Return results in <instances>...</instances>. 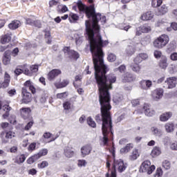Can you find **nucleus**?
<instances>
[{"label": "nucleus", "instance_id": "1", "mask_svg": "<svg viewBox=\"0 0 177 177\" xmlns=\"http://www.w3.org/2000/svg\"><path fill=\"white\" fill-rule=\"evenodd\" d=\"M109 45L108 41L102 42L100 37L97 39V41H93L91 43V53L93 63L95 70V80L99 91V102L102 106V110H111V97L109 91L113 89V84L117 81V77L114 75L107 76L109 67L104 64V53L103 48Z\"/></svg>", "mask_w": 177, "mask_h": 177}, {"label": "nucleus", "instance_id": "2", "mask_svg": "<svg viewBox=\"0 0 177 177\" xmlns=\"http://www.w3.org/2000/svg\"><path fill=\"white\" fill-rule=\"evenodd\" d=\"M95 15H100L97 17L95 20V24H94L93 19H91L92 24H91V20L88 19L85 21V27H86V34L88 37V39L90 42V50L92 52V42H97V39L100 38L102 43L108 42V45L109 44V40H103L102 38V35L100 34H97L95 36V32H99L100 31V26H99V21H101L102 24H106L107 20L106 19V16H102L100 12H96Z\"/></svg>", "mask_w": 177, "mask_h": 177}, {"label": "nucleus", "instance_id": "3", "mask_svg": "<svg viewBox=\"0 0 177 177\" xmlns=\"http://www.w3.org/2000/svg\"><path fill=\"white\" fill-rule=\"evenodd\" d=\"M102 142L104 146L109 145V138H113V119L111 118V111L109 109H102Z\"/></svg>", "mask_w": 177, "mask_h": 177}, {"label": "nucleus", "instance_id": "4", "mask_svg": "<svg viewBox=\"0 0 177 177\" xmlns=\"http://www.w3.org/2000/svg\"><path fill=\"white\" fill-rule=\"evenodd\" d=\"M77 6L80 12L82 13H85L87 19H93L95 25L97 16H100V14H96V8H95V5L92 4L86 6L85 4L82 3V1H79L77 3Z\"/></svg>", "mask_w": 177, "mask_h": 177}, {"label": "nucleus", "instance_id": "5", "mask_svg": "<svg viewBox=\"0 0 177 177\" xmlns=\"http://www.w3.org/2000/svg\"><path fill=\"white\" fill-rule=\"evenodd\" d=\"M127 163H124L122 159L114 160L111 169V175L108 172L105 174V177H117V169L121 174L127 169Z\"/></svg>", "mask_w": 177, "mask_h": 177}, {"label": "nucleus", "instance_id": "6", "mask_svg": "<svg viewBox=\"0 0 177 177\" xmlns=\"http://www.w3.org/2000/svg\"><path fill=\"white\" fill-rule=\"evenodd\" d=\"M168 42H169V37L167 35H161L153 40V46L156 49H162L168 45Z\"/></svg>", "mask_w": 177, "mask_h": 177}, {"label": "nucleus", "instance_id": "7", "mask_svg": "<svg viewBox=\"0 0 177 177\" xmlns=\"http://www.w3.org/2000/svg\"><path fill=\"white\" fill-rule=\"evenodd\" d=\"M16 138V133L12 131L6 130L0 133V138L2 143L6 144L9 142V140Z\"/></svg>", "mask_w": 177, "mask_h": 177}, {"label": "nucleus", "instance_id": "8", "mask_svg": "<svg viewBox=\"0 0 177 177\" xmlns=\"http://www.w3.org/2000/svg\"><path fill=\"white\" fill-rule=\"evenodd\" d=\"M140 169L142 172H147L148 175H151L156 169V166L151 165L150 160H145L142 163Z\"/></svg>", "mask_w": 177, "mask_h": 177}, {"label": "nucleus", "instance_id": "9", "mask_svg": "<svg viewBox=\"0 0 177 177\" xmlns=\"http://www.w3.org/2000/svg\"><path fill=\"white\" fill-rule=\"evenodd\" d=\"M21 102L24 104H28L32 100V95L28 92L26 87H22L21 88Z\"/></svg>", "mask_w": 177, "mask_h": 177}, {"label": "nucleus", "instance_id": "10", "mask_svg": "<svg viewBox=\"0 0 177 177\" xmlns=\"http://www.w3.org/2000/svg\"><path fill=\"white\" fill-rule=\"evenodd\" d=\"M62 52H64V53H67L69 59H72L75 61L80 59V53L74 50L70 49V46L64 47Z\"/></svg>", "mask_w": 177, "mask_h": 177}, {"label": "nucleus", "instance_id": "11", "mask_svg": "<svg viewBox=\"0 0 177 177\" xmlns=\"http://www.w3.org/2000/svg\"><path fill=\"white\" fill-rule=\"evenodd\" d=\"M59 75H62V70L59 68H54L48 73L47 80L50 82L55 81Z\"/></svg>", "mask_w": 177, "mask_h": 177}, {"label": "nucleus", "instance_id": "12", "mask_svg": "<svg viewBox=\"0 0 177 177\" xmlns=\"http://www.w3.org/2000/svg\"><path fill=\"white\" fill-rule=\"evenodd\" d=\"M122 82L127 84V82H133L136 77L131 73L126 72L121 76Z\"/></svg>", "mask_w": 177, "mask_h": 177}, {"label": "nucleus", "instance_id": "13", "mask_svg": "<svg viewBox=\"0 0 177 177\" xmlns=\"http://www.w3.org/2000/svg\"><path fill=\"white\" fill-rule=\"evenodd\" d=\"M164 96V89L162 88H158L153 91L152 92V97L153 100L156 102L160 100Z\"/></svg>", "mask_w": 177, "mask_h": 177}, {"label": "nucleus", "instance_id": "14", "mask_svg": "<svg viewBox=\"0 0 177 177\" xmlns=\"http://www.w3.org/2000/svg\"><path fill=\"white\" fill-rule=\"evenodd\" d=\"M80 151L81 156L83 158L86 157V156H89L90 153L92 151V145L91 144L85 145L82 147Z\"/></svg>", "mask_w": 177, "mask_h": 177}, {"label": "nucleus", "instance_id": "15", "mask_svg": "<svg viewBox=\"0 0 177 177\" xmlns=\"http://www.w3.org/2000/svg\"><path fill=\"white\" fill-rule=\"evenodd\" d=\"M13 35L11 32H8L6 34L2 35L0 37V42L2 45H6V44H9L12 41V36Z\"/></svg>", "mask_w": 177, "mask_h": 177}, {"label": "nucleus", "instance_id": "16", "mask_svg": "<svg viewBox=\"0 0 177 177\" xmlns=\"http://www.w3.org/2000/svg\"><path fill=\"white\" fill-rule=\"evenodd\" d=\"M59 136H60V134L59 133L52 134L50 132H45L44 133L42 138H44V139H50L48 143H50V142H55Z\"/></svg>", "mask_w": 177, "mask_h": 177}, {"label": "nucleus", "instance_id": "17", "mask_svg": "<svg viewBox=\"0 0 177 177\" xmlns=\"http://www.w3.org/2000/svg\"><path fill=\"white\" fill-rule=\"evenodd\" d=\"M144 113L147 117H153L156 115V111L150 109V106L147 104H145L143 106Z\"/></svg>", "mask_w": 177, "mask_h": 177}, {"label": "nucleus", "instance_id": "18", "mask_svg": "<svg viewBox=\"0 0 177 177\" xmlns=\"http://www.w3.org/2000/svg\"><path fill=\"white\" fill-rule=\"evenodd\" d=\"M173 115L171 111L165 112L160 115L159 120L161 122H167L170 118H172Z\"/></svg>", "mask_w": 177, "mask_h": 177}, {"label": "nucleus", "instance_id": "19", "mask_svg": "<svg viewBox=\"0 0 177 177\" xmlns=\"http://www.w3.org/2000/svg\"><path fill=\"white\" fill-rule=\"evenodd\" d=\"M24 88H28L29 91H30L31 93H32V95H35V93H37V88H35V86H34V85H32V82H31V80H27L24 83Z\"/></svg>", "mask_w": 177, "mask_h": 177}, {"label": "nucleus", "instance_id": "20", "mask_svg": "<svg viewBox=\"0 0 177 177\" xmlns=\"http://www.w3.org/2000/svg\"><path fill=\"white\" fill-rule=\"evenodd\" d=\"M20 115L24 118V120H27L30 113H31V109L30 108H21L19 109Z\"/></svg>", "mask_w": 177, "mask_h": 177}, {"label": "nucleus", "instance_id": "21", "mask_svg": "<svg viewBox=\"0 0 177 177\" xmlns=\"http://www.w3.org/2000/svg\"><path fill=\"white\" fill-rule=\"evenodd\" d=\"M153 17H154V14H153V12L147 11L141 15L140 19L141 20H143V21H147L149 20H151Z\"/></svg>", "mask_w": 177, "mask_h": 177}, {"label": "nucleus", "instance_id": "22", "mask_svg": "<svg viewBox=\"0 0 177 177\" xmlns=\"http://www.w3.org/2000/svg\"><path fill=\"white\" fill-rule=\"evenodd\" d=\"M10 50H6L4 53L3 57V64L4 66H8V64H10Z\"/></svg>", "mask_w": 177, "mask_h": 177}, {"label": "nucleus", "instance_id": "23", "mask_svg": "<svg viewBox=\"0 0 177 177\" xmlns=\"http://www.w3.org/2000/svg\"><path fill=\"white\" fill-rule=\"evenodd\" d=\"M21 26V23L20 21L15 19L8 24V28H10V30H17V28H19V27Z\"/></svg>", "mask_w": 177, "mask_h": 177}, {"label": "nucleus", "instance_id": "24", "mask_svg": "<svg viewBox=\"0 0 177 177\" xmlns=\"http://www.w3.org/2000/svg\"><path fill=\"white\" fill-rule=\"evenodd\" d=\"M64 154L67 157V158H71L74 157L75 152L73 151V148L66 147L64 149Z\"/></svg>", "mask_w": 177, "mask_h": 177}, {"label": "nucleus", "instance_id": "25", "mask_svg": "<svg viewBox=\"0 0 177 177\" xmlns=\"http://www.w3.org/2000/svg\"><path fill=\"white\" fill-rule=\"evenodd\" d=\"M68 84H70L68 80H63L61 82H55L54 85L57 89H62V88H66Z\"/></svg>", "mask_w": 177, "mask_h": 177}, {"label": "nucleus", "instance_id": "26", "mask_svg": "<svg viewBox=\"0 0 177 177\" xmlns=\"http://www.w3.org/2000/svg\"><path fill=\"white\" fill-rule=\"evenodd\" d=\"M165 82L167 83L169 89H172V88H175V86H176V77H169L167 79Z\"/></svg>", "mask_w": 177, "mask_h": 177}, {"label": "nucleus", "instance_id": "27", "mask_svg": "<svg viewBox=\"0 0 177 177\" xmlns=\"http://www.w3.org/2000/svg\"><path fill=\"white\" fill-rule=\"evenodd\" d=\"M167 12H168V7L165 4H163L161 6H160L159 7H158V12H157L158 16H162Z\"/></svg>", "mask_w": 177, "mask_h": 177}, {"label": "nucleus", "instance_id": "28", "mask_svg": "<svg viewBox=\"0 0 177 177\" xmlns=\"http://www.w3.org/2000/svg\"><path fill=\"white\" fill-rule=\"evenodd\" d=\"M168 59H167V57L162 56L160 60L159 61L158 66L160 68H163V70H165L167 67H168Z\"/></svg>", "mask_w": 177, "mask_h": 177}, {"label": "nucleus", "instance_id": "29", "mask_svg": "<svg viewBox=\"0 0 177 177\" xmlns=\"http://www.w3.org/2000/svg\"><path fill=\"white\" fill-rule=\"evenodd\" d=\"M140 84L142 89H147L149 88H151L153 82H151V80H142L140 82Z\"/></svg>", "mask_w": 177, "mask_h": 177}, {"label": "nucleus", "instance_id": "30", "mask_svg": "<svg viewBox=\"0 0 177 177\" xmlns=\"http://www.w3.org/2000/svg\"><path fill=\"white\" fill-rule=\"evenodd\" d=\"M2 109L3 111H6V113L3 114L2 117L3 118H4V120H6V118H8V117H9V115H10V110H12V107H10L8 104H5L2 106Z\"/></svg>", "mask_w": 177, "mask_h": 177}, {"label": "nucleus", "instance_id": "31", "mask_svg": "<svg viewBox=\"0 0 177 177\" xmlns=\"http://www.w3.org/2000/svg\"><path fill=\"white\" fill-rule=\"evenodd\" d=\"M132 149H133V143H128L124 147L120 149V153L122 154H125V153H129V151H131Z\"/></svg>", "mask_w": 177, "mask_h": 177}, {"label": "nucleus", "instance_id": "32", "mask_svg": "<svg viewBox=\"0 0 177 177\" xmlns=\"http://www.w3.org/2000/svg\"><path fill=\"white\" fill-rule=\"evenodd\" d=\"M165 128L167 133H171L175 131V124L172 122H167L165 124Z\"/></svg>", "mask_w": 177, "mask_h": 177}, {"label": "nucleus", "instance_id": "33", "mask_svg": "<svg viewBox=\"0 0 177 177\" xmlns=\"http://www.w3.org/2000/svg\"><path fill=\"white\" fill-rule=\"evenodd\" d=\"M68 20L70 23L75 24L80 20V17L77 14L71 12L69 14Z\"/></svg>", "mask_w": 177, "mask_h": 177}, {"label": "nucleus", "instance_id": "34", "mask_svg": "<svg viewBox=\"0 0 177 177\" xmlns=\"http://www.w3.org/2000/svg\"><path fill=\"white\" fill-rule=\"evenodd\" d=\"M139 156H140V154H139V150L135 149L133 150L131 154L129 156V160L131 161H135V160H138Z\"/></svg>", "mask_w": 177, "mask_h": 177}, {"label": "nucleus", "instance_id": "35", "mask_svg": "<svg viewBox=\"0 0 177 177\" xmlns=\"http://www.w3.org/2000/svg\"><path fill=\"white\" fill-rule=\"evenodd\" d=\"M160 154H161V149H160V147H153V149H152V151L151 152V157H153L154 158L156 157H158V156H160Z\"/></svg>", "mask_w": 177, "mask_h": 177}, {"label": "nucleus", "instance_id": "36", "mask_svg": "<svg viewBox=\"0 0 177 177\" xmlns=\"http://www.w3.org/2000/svg\"><path fill=\"white\" fill-rule=\"evenodd\" d=\"M17 68H19L20 70H21L22 72H24V74H25V75L30 74V69H28V68H27V64L19 65L17 66Z\"/></svg>", "mask_w": 177, "mask_h": 177}, {"label": "nucleus", "instance_id": "37", "mask_svg": "<svg viewBox=\"0 0 177 177\" xmlns=\"http://www.w3.org/2000/svg\"><path fill=\"white\" fill-rule=\"evenodd\" d=\"M24 161H26V156L24 154H21L16 157L15 162V164H23Z\"/></svg>", "mask_w": 177, "mask_h": 177}, {"label": "nucleus", "instance_id": "38", "mask_svg": "<svg viewBox=\"0 0 177 177\" xmlns=\"http://www.w3.org/2000/svg\"><path fill=\"white\" fill-rule=\"evenodd\" d=\"M151 131L153 133V135H155V136H160L161 133H162L161 129H158V127H152L151 128Z\"/></svg>", "mask_w": 177, "mask_h": 177}, {"label": "nucleus", "instance_id": "39", "mask_svg": "<svg viewBox=\"0 0 177 177\" xmlns=\"http://www.w3.org/2000/svg\"><path fill=\"white\" fill-rule=\"evenodd\" d=\"M107 60L110 63H113V62H115V60H117V55H115V54H114L113 53H108Z\"/></svg>", "mask_w": 177, "mask_h": 177}, {"label": "nucleus", "instance_id": "40", "mask_svg": "<svg viewBox=\"0 0 177 177\" xmlns=\"http://www.w3.org/2000/svg\"><path fill=\"white\" fill-rule=\"evenodd\" d=\"M130 68L133 71L134 73H140V68L141 67L139 66V64H132L130 65Z\"/></svg>", "mask_w": 177, "mask_h": 177}, {"label": "nucleus", "instance_id": "41", "mask_svg": "<svg viewBox=\"0 0 177 177\" xmlns=\"http://www.w3.org/2000/svg\"><path fill=\"white\" fill-rule=\"evenodd\" d=\"M38 69H39V66L37 64L30 66V70H29L30 75H29L30 77H31V75H32L34 73H38Z\"/></svg>", "mask_w": 177, "mask_h": 177}, {"label": "nucleus", "instance_id": "42", "mask_svg": "<svg viewBox=\"0 0 177 177\" xmlns=\"http://www.w3.org/2000/svg\"><path fill=\"white\" fill-rule=\"evenodd\" d=\"M4 86H9V84H10V75L6 72L4 74Z\"/></svg>", "mask_w": 177, "mask_h": 177}, {"label": "nucleus", "instance_id": "43", "mask_svg": "<svg viewBox=\"0 0 177 177\" xmlns=\"http://www.w3.org/2000/svg\"><path fill=\"white\" fill-rule=\"evenodd\" d=\"M162 5V0H151L152 8H160Z\"/></svg>", "mask_w": 177, "mask_h": 177}, {"label": "nucleus", "instance_id": "44", "mask_svg": "<svg viewBox=\"0 0 177 177\" xmlns=\"http://www.w3.org/2000/svg\"><path fill=\"white\" fill-rule=\"evenodd\" d=\"M64 110H71L73 109V104H71V101H65L63 103Z\"/></svg>", "mask_w": 177, "mask_h": 177}, {"label": "nucleus", "instance_id": "45", "mask_svg": "<svg viewBox=\"0 0 177 177\" xmlns=\"http://www.w3.org/2000/svg\"><path fill=\"white\" fill-rule=\"evenodd\" d=\"M68 97V92L65 91L64 93H59L57 94V99H66Z\"/></svg>", "mask_w": 177, "mask_h": 177}, {"label": "nucleus", "instance_id": "46", "mask_svg": "<svg viewBox=\"0 0 177 177\" xmlns=\"http://www.w3.org/2000/svg\"><path fill=\"white\" fill-rule=\"evenodd\" d=\"M140 28L141 30V32L142 33H147L149 31H151V27L146 25H143L142 26H140Z\"/></svg>", "mask_w": 177, "mask_h": 177}, {"label": "nucleus", "instance_id": "47", "mask_svg": "<svg viewBox=\"0 0 177 177\" xmlns=\"http://www.w3.org/2000/svg\"><path fill=\"white\" fill-rule=\"evenodd\" d=\"M37 149V142H31L28 147V151L30 153H32V151H35Z\"/></svg>", "mask_w": 177, "mask_h": 177}, {"label": "nucleus", "instance_id": "48", "mask_svg": "<svg viewBox=\"0 0 177 177\" xmlns=\"http://www.w3.org/2000/svg\"><path fill=\"white\" fill-rule=\"evenodd\" d=\"M100 104L101 106V108H100V111H101V115L100 114H97L95 118V120L96 121V122H103V116L102 115V104L100 102Z\"/></svg>", "mask_w": 177, "mask_h": 177}, {"label": "nucleus", "instance_id": "49", "mask_svg": "<svg viewBox=\"0 0 177 177\" xmlns=\"http://www.w3.org/2000/svg\"><path fill=\"white\" fill-rule=\"evenodd\" d=\"M48 165H49V162H48V161L46 160H44L41 163H39L37 165V167L39 169H44V168H46V167H48Z\"/></svg>", "mask_w": 177, "mask_h": 177}, {"label": "nucleus", "instance_id": "50", "mask_svg": "<svg viewBox=\"0 0 177 177\" xmlns=\"http://www.w3.org/2000/svg\"><path fill=\"white\" fill-rule=\"evenodd\" d=\"M87 124L89 125V127H91L92 128H96V122L93 121V119L92 118L88 117L87 118Z\"/></svg>", "mask_w": 177, "mask_h": 177}, {"label": "nucleus", "instance_id": "51", "mask_svg": "<svg viewBox=\"0 0 177 177\" xmlns=\"http://www.w3.org/2000/svg\"><path fill=\"white\" fill-rule=\"evenodd\" d=\"M162 174H163L162 169H161V167H158V168H157L153 176L154 177H161V176H162Z\"/></svg>", "mask_w": 177, "mask_h": 177}, {"label": "nucleus", "instance_id": "52", "mask_svg": "<svg viewBox=\"0 0 177 177\" xmlns=\"http://www.w3.org/2000/svg\"><path fill=\"white\" fill-rule=\"evenodd\" d=\"M162 167L165 169H170L171 168V162L168 160H165L162 162Z\"/></svg>", "mask_w": 177, "mask_h": 177}, {"label": "nucleus", "instance_id": "53", "mask_svg": "<svg viewBox=\"0 0 177 177\" xmlns=\"http://www.w3.org/2000/svg\"><path fill=\"white\" fill-rule=\"evenodd\" d=\"M32 26L34 27H37V28H41L42 23L39 19H36L34 21Z\"/></svg>", "mask_w": 177, "mask_h": 177}, {"label": "nucleus", "instance_id": "54", "mask_svg": "<svg viewBox=\"0 0 177 177\" xmlns=\"http://www.w3.org/2000/svg\"><path fill=\"white\" fill-rule=\"evenodd\" d=\"M32 125H34V120H31L24 127L25 131H30L31 128L32 127Z\"/></svg>", "mask_w": 177, "mask_h": 177}, {"label": "nucleus", "instance_id": "55", "mask_svg": "<svg viewBox=\"0 0 177 177\" xmlns=\"http://www.w3.org/2000/svg\"><path fill=\"white\" fill-rule=\"evenodd\" d=\"M153 56L156 57V59H160V57H162V53L160 50H155L153 53Z\"/></svg>", "mask_w": 177, "mask_h": 177}, {"label": "nucleus", "instance_id": "56", "mask_svg": "<svg viewBox=\"0 0 177 177\" xmlns=\"http://www.w3.org/2000/svg\"><path fill=\"white\" fill-rule=\"evenodd\" d=\"M86 160H77V166L78 167H86Z\"/></svg>", "mask_w": 177, "mask_h": 177}, {"label": "nucleus", "instance_id": "57", "mask_svg": "<svg viewBox=\"0 0 177 177\" xmlns=\"http://www.w3.org/2000/svg\"><path fill=\"white\" fill-rule=\"evenodd\" d=\"M59 1L56 0H50L48 3L49 8H53V6H57Z\"/></svg>", "mask_w": 177, "mask_h": 177}, {"label": "nucleus", "instance_id": "58", "mask_svg": "<svg viewBox=\"0 0 177 177\" xmlns=\"http://www.w3.org/2000/svg\"><path fill=\"white\" fill-rule=\"evenodd\" d=\"M117 70L120 71L121 73H125L127 71V66L124 64L120 65Z\"/></svg>", "mask_w": 177, "mask_h": 177}, {"label": "nucleus", "instance_id": "59", "mask_svg": "<svg viewBox=\"0 0 177 177\" xmlns=\"http://www.w3.org/2000/svg\"><path fill=\"white\" fill-rule=\"evenodd\" d=\"M133 62L136 64H140V63H142L143 61L142 59V58H140V57L139 55H137L134 59Z\"/></svg>", "mask_w": 177, "mask_h": 177}, {"label": "nucleus", "instance_id": "60", "mask_svg": "<svg viewBox=\"0 0 177 177\" xmlns=\"http://www.w3.org/2000/svg\"><path fill=\"white\" fill-rule=\"evenodd\" d=\"M34 21L35 20L31 18L26 19V24H28V26H34Z\"/></svg>", "mask_w": 177, "mask_h": 177}, {"label": "nucleus", "instance_id": "61", "mask_svg": "<svg viewBox=\"0 0 177 177\" xmlns=\"http://www.w3.org/2000/svg\"><path fill=\"white\" fill-rule=\"evenodd\" d=\"M43 32H44V38L46 39L50 37V30H49V29H44Z\"/></svg>", "mask_w": 177, "mask_h": 177}, {"label": "nucleus", "instance_id": "62", "mask_svg": "<svg viewBox=\"0 0 177 177\" xmlns=\"http://www.w3.org/2000/svg\"><path fill=\"white\" fill-rule=\"evenodd\" d=\"M39 154L41 157H44V156H46L48 154V149H42L39 151Z\"/></svg>", "mask_w": 177, "mask_h": 177}, {"label": "nucleus", "instance_id": "63", "mask_svg": "<svg viewBox=\"0 0 177 177\" xmlns=\"http://www.w3.org/2000/svg\"><path fill=\"white\" fill-rule=\"evenodd\" d=\"M109 151L111 153H112L113 158H115V147H114V145H113L109 149Z\"/></svg>", "mask_w": 177, "mask_h": 177}, {"label": "nucleus", "instance_id": "64", "mask_svg": "<svg viewBox=\"0 0 177 177\" xmlns=\"http://www.w3.org/2000/svg\"><path fill=\"white\" fill-rule=\"evenodd\" d=\"M170 59L173 62H176L177 61V53H173L170 55Z\"/></svg>", "mask_w": 177, "mask_h": 177}]
</instances>
